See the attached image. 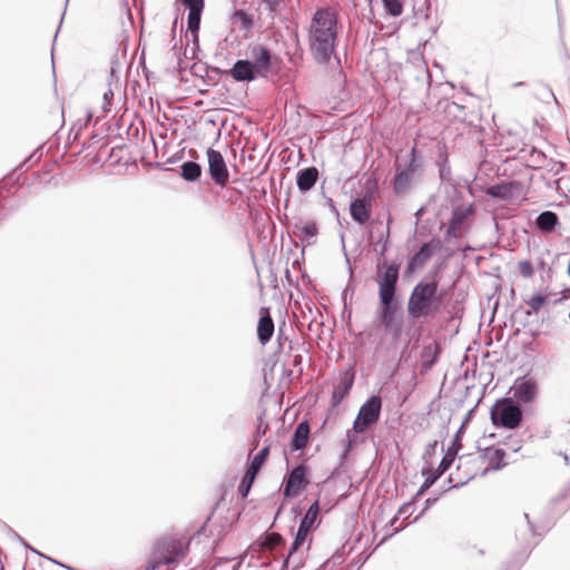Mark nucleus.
Wrapping results in <instances>:
<instances>
[{
	"label": "nucleus",
	"instance_id": "nucleus-39",
	"mask_svg": "<svg viewBox=\"0 0 570 570\" xmlns=\"http://www.w3.org/2000/svg\"><path fill=\"white\" fill-rule=\"evenodd\" d=\"M411 508H412L411 503L403 504V505L399 509L397 514H399V515H404V517H406V515L410 513Z\"/></svg>",
	"mask_w": 570,
	"mask_h": 570
},
{
	"label": "nucleus",
	"instance_id": "nucleus-23",
	"mask_svg": "<svg viewBox=\"0 0 570 570\" xmlns=\"http://www.w3.org/2000/svg\"><path fill=\"white\" fill-rule=\"evenodd\" d=\"M353 385V377H343L335 386L332 392V405H338L343 399L347 395L348 391Z\"/></svg>",
	"mask_w": 570,
	"mask_h": 570
},
{
	"label": "nucleus",
	"instance_id": "nucleus-12",
	"mask_svg": "<svg viewBox=\"0 0 570 570\" xmlns=\"http://www.w3.org/2000/svg\"><path fill=\"white\" fill-rule=\"evenodd\" d=\"M306 469L304 465H297L288 474L284 485V497H296L301 490L307 484Z\"/></svg>",
	"mask_w": 570,
	"mask_h": 570
},
{
	"label": "nucleus",
	"instance_id": "nucleus-24",
	"mask_svg": "<svg viewBox=\"0 0 570 570\" xmlns=\"http://www.w3.org/2000/svg\"><path fill=\"white\" fill-rule=\"evenodd\" d=\"M515 185V183L492 185L488 188L487 194L494 198L508 200L512 197Z\"/></svg>",
	"mask_w": 570,
	"mask_h": 570
},
{
	"label": "nucleus",
	"instance_id": "nucleus-32",
	"mask_svg": "<svg viewBox=\"0 0 570 570\" xmlns=\"http://www.w3.org/2000/svg\"><path fill=\"white\" fill-rule=\"evenodd\" d=\"M385 10L393 17H399L403 12V4L400 0H382Z\"/></svg>",
	"mask_w": 570,
	"mask_h": 570
},
{
	"label": "nucleus",
	"instance_id": "nucleus-38",
	"mask_svg": "<svg viewBox=\"0 0 570 570\" xmlns=\"http://www.w3.org/2000/svg\"><path fill=\"white\" fill-rule=\"evenodd\" d=\"M304 541H305L304 538H302V537L299 538V535H297V534L295 535V539L292 543V547L289 549V553L285 560V563H287L288 558L303 544Z\"/></svg>",
	"mask_w": 570,
	"mask_h": 570
},
{
	"label": "nucleus",
	"instance_id": "nucleus-31",
	"mask_svg": "<svg viewBox=\"0 0 570 570\" xmlns=\"http://www.w3.org/2000/svg\"><path fill=\"white\" fill-rule=\"evenodd\" d=\"M455 455L456 449H454L453 451L451 449H448L435 473H440L441 476L452 465Z\"/></svg>",
	"mask_w": 570,
	"mask_h": 570
},
{
	"label": "nucleus",
	"instance_id": "nucleus-13",
	"mask_svg": "<svg viewBox=\"0 0 570 570\" xmlns=\"http://www.w3.org/2000/svg\"><path fill=\"white\" fill-rule=\"evenodd\" d=\"M250 62L258 70V75L264 76L272 66V53L263 45H255L249 50Z\"/></svg>",
	"mask_w": 570,
	"mask_h": 570
},
{
	"label": "nucleus",
	"instance_id": "nucleus-20",
	"mask_svg": "<svg viewBox=\"0 0 570 570\" xmlns=\"http://www.w3.org/2000/svg\"><path fill=\"white\" fill-rule=\"evenodd\" d=\"M350 212L352 218L361 225L365 224L371 216V210L365 199L357 198L353 200L350 206Z\"/></svg>",
	"mask_w": 570,
	"mask_h": 570
},
{
	"label": "nucleus",
	"instance_id": "nucleus-40",
	"mask_svg": "<svg viewBox=\"0 0 570 570\" xmlns=\"http://www.w3.org/2000/svg\"><path fill=\"white\" fill-rule=\"evenodd\" d=\"M460 448H461V442H460V435H459V433H458V434L455 435V439H454V440H453V442H452V445H451L449 449H451L452 451H453L454 449H456V452H458V451L460 450Z\"/></svg>",
	"mask_w": 570,
	"mask_h": 570
},
{
	"label": "nucleus",
	"instance_id": "nucleus-19",
	"mask_svg": "<svg viewBox=\"0 0 570 570\" xmlns=\"http://www.w3.org/2000/svg\"><path fill=\"white\" fill-rule=\"evenodd\" d=\"M563 298H554L553 295L550 293L542 294L538 293L530 297L529 299L524 301L525 304L530 307V311L527 312V315H531L532 313H538L544 304H557L561 302Z\"/></svg>",
	"mask_w": 570,
	"mask_h": 570
},
{
	"label": "nucleus",
	"instance_id": "nucleus-10",
	"mask_svg": "<svg viewBox=\"0 0 570 570\" xmlns=\"http://www.w3.org/2000/svg\"><path fill=\"white\" fill-rule=\"evenodd\" d=\"M184 556V549L179 543H176L174 541L164 542L159 544L158 549L154 553L155 566L153 567L151 570L161 564H171L179 562L180 560H183Z\"/></svg>",
	"mask_w": 570,
	"mask_h": 570
},
{
	"label": "nucleus",
	"instance_id": "nucleus-42",
	"mask_svg": "<svg viewBox=\"0 0 570 570\" xmlns=\"http://www.w3.org/2000/svg\"><path fill=\"white\" fill-rule=\"evenodd\" d=\"M435 501H436V499H428L426 502H425L426 503V508L432 505Z\"/></svg>",
	"mask_w": 570,
	"mask_h": 570
},
{
	"label": "nucleus",
	"instance_id": "nucleus-15",
	"mask_svg": "<svg viewBox=\"0 0 570 570\" xmlns=\"http://www.w3.org/2000/svg\"><path fill=\"white\" fill-rule=\"evenodd\" d=\"M293 234L299 238L301 242L311 245L316 239L318 227L314 220L299 219L293 226Z\"/></svg>",
	"mask_w": 570,
	"mask_h": 570
},
{
	"label": "nucleus",
	"instance_id": "nucleus-18",
	"mask_svg": "<svg viewBox=\"0 0 570 570\" xmlns=\"http://www.w3.org/2000/svg\"><path fill=\"white\" fill-rule=\"evenodd\" d=\"M274 333V322L267 309L262 311L257 326V336L262 345L268 343Z\"/></svg>",
	"mask_w": 570,
	"mask_h": 570
},
{
	"label": "nucleus",
	"instance_id": "nucleus-34",
	"mask_svg": "<svg viewBox=\"0 0 570 570\" xmlns=\"http://www.w3.org/2000/svg\"><path fill=\"white\" fill-rule=\"evenodd\" d=\"M518 268L520 274L525 277L530 278L533 275V266L529 261H521L518 264Z\"/></svg>",
	"mask_w": 570,
	"mask_h": 570
},
{
	"label": "nucleus",
	"instance_id": "nucleus-3",
	"mask_svg": "<svg viewBox=\"0 0 570 570\" xmlns=\"http://www.w3.org/2000/svg\"><path fill=\"white\" fill-rule=\"evenodd\" d=\"M382 409V400L377 395H373L366 400L361 406L356 419L354 420L352 430L346 432V449L348 452L357 442L356 434L365 432L372 424L380 419Z\"/></svg>",
	"mask_w": 570,
	"mask_h": 570
},
{
	"label": "nucleus",
	"instance_id": "nucleus-14",
	"mask_svg": "<svg viewBox=\"0 0 570 570\" xmlns=\"http://www.w3.org/2000/svg\"><path fill=\"white\" fill-rule=\"evenodd\" d=\"M229 76L236 81H253L261 75L249 60H237L228 71Z\"/></svg>",
	"mask_w": 570,
	"mask_h": 570
},
{
	"label": "nucleus",
	"instance_id": "nucleus-8",
	"mask_svg": "<svg viewBox=\"0 0 570 570\" xmlns=\"http://www.w3.org/2000/svg\"><path fill=\"white\" fill-rule=\"evenodd\" d=\"M399 267L396 264L377 266L379 299H395Z\"/></svg>",
	"mask_w": 570,
	"mask_h": 570
},
{
	"label": "nucleus",
	"instance_id": "nucleus-9",
	"mask_svg": "<svg viewBox=\"0 0 570 570\" xmlns=\"http://www.w3.org/2000/svg\"><path fill=\"white\" fill-rule=\"evenodd\" d=\"M208 173L212 179L219 186L225 187L229 179V173L220 151L213 148L207 149Z\"/></svg>",
	"mask_w": 570,
	"mask_h": 570
},
{
	"label": "nucleus",
	"instance_id": "nucleus-44",
	"mask_svg": "<svg viewBox=\"0 0 570 570\" xmlns=\"http://www.w3.org/2000/svg\"><path fill=\"white\" fill-rule=\"evenodd\" d=\"M476 474H478L476 472H474V473L470 474V475H469V479H473Z\"/></svg>",
	"mask_w": 570,
	"mask_h": 570
},
{
	"label": "nucleus",
	"instance_id": "nucleus-28",
	"mask_svg": "<svg viewBox=\"0 0 570 570\" xmlns=\"http://www.w3.org/2000/svg\"><path fill=\"white\" fill-rule=\"evenodd\" d=\"M431 256L429 244H423L417 253H415L409 262V268L415 269L421 267Z\"/></svg>",
	"mask_w": 570,
	"mask_h": 570
},
{
	"label": "nucleus",
	"instance_id": "nucleus-35",
	"mask_svg": "<svg viewBox=\"0 0 570 570\" xmlns=\"http://www.w3.org/2000/svg\"><path fill=\"white\" fill-rule=\"evenodd\" d=\"M440 478V473H432L431 475H429L425 481L423 482V484L421 485L420 490H419V493L417 494H422L423 492H425L430 487L433 485V483Z\"/></svg>",
	"mask_w": 570,
	"mask_h": 570
},
{
	"label": "nucleus",
	"instance_id": "nucleus-43",
	"mask_svg": "<svg viewBox=\"0 0 570 570\" xmlns=\"http://www.w3.org/2000/svg\"><path fill=\"white\" fill-rule=\"evenodd\" d=\"M528 527H529V530L534 534L533 525L530 523L529 520H528Z\"/></svg>",
	"mask_w": 570,
	"mask_h": 570
},
{
	"label": "nucleus",
	"instance_id": "nucleus-17",
	"mask_svg": "<svg viewBox=\"0 0 570 570\" xmlns=\"http://www.w3.org/2000/svg\"><path fill=\"white\" fill-rule=\"evenodd\" d=\"M318 179V170L316 167L301 169L296 176V184L302 193L311 190Z\"/></svg>",
	"mask_w": 570,
	"mask_h": 570
},
{
	"label": "nucleus",
	"instance_id": "nucleus-25",
	"mask_svg": "<svg viewBox=\"0 0 570 570\" xmlns=\"http://www.w3.org/2000/svg\"><path fill=\"white\" fill-rule=\"evenodd\" d=\"M230 22L239 30L247 31L253 27V18L242 9L235 10L230 16Z\"/></svg>",
	"mask_w": 570,
	"mask_h": 570
},
{
	"label": "nucleus",
	"instance_id": "nucleus-30",
	"mask_svg": "<svg viewBox=\"0 0 570 570\" xmlns=\"http://www.w3.org/2000/svg\"><path fill=\"white\" fill-rule=\"evenodd\" d=\"M257 473H253L252 471L247 470L245 476L243 478L242 482L238 485V493L246 498L249 493V490L254 483V480L256 478Z\"/></svg>",
	"mask_w": 570,
	"mask_h": 570
},
{
	"label": "nucleus",
	"instance_id": "nucleus-37",
	"mask_svg": "<svg viewBox=\"0 0 570 570\" xmlns=\"http://www.w3.org/2000/svg\"><path fill=\"white\" fill-rule=\"evenodd\" d=\"M304 541H305L304 538H302V537L299 538V535H297V534L295 535V539L292 543V547L289 549V553L285 560V563H287L288 558L303 544Z\"/></svg>",
	"mask_w": 570,
	"mask_h": 570
},
{
	"label": "nucleus",
	"instance_id": "nucleus-2",
	"mask_svg": "<svg viewBox=\"0 0 570 570\" xmlns=\"http://www.w3.org/2000/svg\"><path fill=\"white\" fill-rule=\"evenodd\" d=\"M436 282L417 283L407 302V313L413 318L433 316L440 309L442 297L438 294Z\"/></svg>",
	"mask_w": 570,
	"mask_h": 570
},
{
	"label": "nucleus",
	"instance_id": "nucleus-7",
	"mask_svg": "<svg viewBox=\"0 0 570 570\" xmlns=\"http://www.w3.org/2000/svg\"><path fill=\"white\" fill-rule=\"evenodd\" d=\"M490 416L493 425L514 429L522 420L520 407L512 403L511 399H502L491 407Z\"/></svg>",
	"mask_w": 570,
	"mask_h": 570
},
{
	"label": "nucleus",
	"instance_id": "nucleus-27",
	"mask_svg": "<svg viewBox=\"0 0 570 570\" xmlns=\"http://www.w3.org/2000/svg\"><path fill=\"white\" fill-rule=\"evenodd\" d=\"M181 177L187 181H195L202 175V167L195 161H185L180 165Z\"/></svg>",
	"mask_w": 570,
	"mask_h": 570
},
{
	"label": "nucleus",
	"instance_id": "nucleus-21",
	"mask_svg": "<svg viewBox=\"0 0 570 570\" xmlns=\"http://www.w3.org/2000/svg\"><path fill=\"white\" fill-rule=\"evenodd\" d=\"M317 514H318V502L315 501L306 511L305 517L303 518V520L298 527L296 534L299 535V538L302 537V538L306 539L307 533L312 529Z\"/></svg>",
	"mask_w": 570,
	"mask_h": 570
},
{
	"label": "nucleus",
	"instance_id": "nucleus-33",
	"mask_svg": "<svg viewBox=\"0 0 570 570\" xmlns=\"http://www.w3.org/2000/svg\"><path fill=\"white\" fill-rule=\"evenodd\" d=\"M283 542V538L278 533H269L265 537L263 541V547L267 549H274Z\"/></svg>",
	"mask_w": 570,
	"mask_h": 570
},
{
	"label": "nucleus",
	"instance_id": "nucleus-1",
	"mask_svg": "<svg viewBox=\"0 0 570 570\" xmlns=\"http://www.w3.org/2000/svg\"><path fill=\"white\" fill-rule=\"evenodd\" d=\"M338 39V20L331 8L317 9L308 30L311 55L317 63L326 65L335 55Z\"/></svg>",
	"mask_w": 570,
	"mask_h": 570
},
{
	"label": "nucleus",
	"instance_id": "nucleus-4",
	"mask_svg": "<svg viewBox=\"0 0 570 570\" xmlns=\"http://www.w3.org/2000/svg\"><path fill=\"white\" fill-rule=\"evenodd\" d=\"M421 168V159L416 149L413 147L409 153L407 161L404 165L401 163L396 164V174L393 184L394 191L397 195L407 193L415 179L420 176Z\"/></svg>",
	"mask_w": 570,
	"mask_h": 570
},
{
	"label": "nucleus",
	"instance_id": "nucleus-6",
	"mask_svg": "<svg viewBox=\"0 0 570 570\" xmlns=\"http://www.w3.org/2000/svg\"><path fill=\"white\" fill-rule=\"evenodd\" d=\"M505 452L498 448H487L476 455L460 456L459 469L465 464L480 465V475H485L489 471H497L505 465Z\"/></svg>",
	"mask_w": 570,
	"mask_h": 570
},
{
	"label": "nucleus",
	"instance_id": "nucleus-45",
	"mask_svg": "<svg viewBox=\"0 0 570 570\" xmlns=\"http://www.w3.org/2000/svg\"><path fill=\"white\" fill-rule=\"evenodd\" d=\"M564 460H566V462L568 463L569 458H568V455H566V454H564Z\"/></svg>",
	"mask_w": 570,
	"mask_h": 570
},
{
	"label": "nucleus",
	"instance_id": "nucleus-41",
	"mask_svg": "<svg viewBox=\"0 0 570 570\" xmlns=\"http://www.w3.org/2000/svg\"><path fill=\"white\" fill-rule=\"evenodd\" d=\"M282 0H265V3L267 4L268 9L271 11L275 10V8L278 6V3L281 2Z\"/></svg>",
	"mask_w": 570,
	"mask_h": 570
},
{
	"label": "nucleus",
	"instance_id": "nucleus-11",
	"mask_svg": "<svg viewBox=\"0 0 570 570\" xmlns=\"http://www.w3.org/2000/svg\"><path fill=\"white\" fill-rule=\"evenodd\" d=\"M512 391L513 397L519 403H530L538 395V384L533 379L519 377L515 380Z\"/></svg>",
	"mask_w": 570,
	"mask_h": 570
},
{
	"label": "nucleus",
	"instance_id": "nucleus-16",
	"mask_svg": "<svg viewBox=\"0 0 570 570\" xmlns=\"http://www.w3.org/2000/svg\"><path fill=\"white\" fill-rule=\"evenodd\" d=\"M473 214V207L470 206H456L452 210V218L448 228V236L456 237L459 230L465 223V220Z\"/></svg>",
	"mask_w": 570,
	"mask_h": 570
},
{
	"label": "nucleus",
	"instance_id": "nucleus-26",
	"mask_svg": "<svg viewBox=\"0 0 570 570\" xmlns=\"http://www.w3.org/2000/svg\"><path fill=\"white\" fill-rule=\"evenodd\" d=\"M558 224V216L556 213L547 210L541 213L537 218V226L542 232H551Z\"/></svg>",
	"mask_w": 570,
	"mask_h": 570
},
{
	"label": "nucleus",
	"instance_id": "nucleus-22",
	"mask_svg": "<svg viewBox=\"0 0 570 570\" xmlns=\"http://www.w3.org/2000/svg\"><path fill=\"white\" fill-rule=\"evenodd\" d=\"M309 438V425L306 421L301 422L295 429L292 440V451H298L305 448Z\"/></svg>",
	"mask_w": 570,
	"mask_h": 570
},
{
	"label": "nucleus",
	"instance_id": "nucleus-5",
	"mask_svg": "<svg viewBox=\"0 0 570 570\" xmlns=\"http://www.w3.org/2000/svg\"><path fill=\"white\" fill-rule=\"evenodd\" d=\"M376 316L380 320L384 331L397 341L403 332V316L399 311L396 299H381L376 309Z\"/></svg>",
	"mask_w": 570,
	"mask_h": 570
},
{
	"label": "nucleus",
	"instance_id": "nucleus-29",
	"mask_svg": "<svg viewBox=\"0 0 570 570\" xmlns=\"http://www.w3.org/2000/svg\"><path fill=\"white\" fill-rule=\"evenodd\" d=\"M269 454V446H264L252 460L248 470L258 473Z\"/></svg>",
	"mask_w": 570,
	"mask_h": 570
},
{
	"label": "nucleus",
	"instance_id": "nucleus-36",
	"mask_svg": "<svg viewBox=\"0 0 570 570\" xmlns=\"http://www.w3.org/2000/svg\"><path fill=\"white\" fill-rule=\"evenodd\" d=\"M114 98V91L109 88L104 92V104H102V110L105 112L109 111L110 101Z\"/></svg>",
	"mask_w": 570,
	"mask_h": 570
}]
</instances>
